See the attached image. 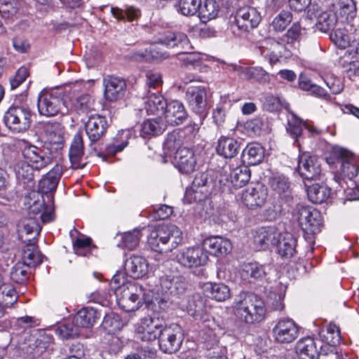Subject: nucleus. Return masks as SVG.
<instances>
[{
  "mask_svg": "<svg viewBox=\"0 0 359 359\" xmlns=\"http://www.w3.org/2000/svg\"><path fill=\"white\" fill-rule=\"evenodd\" d=\"M182 341V330L177 324L165 326L158 337L159 348L165 353L171 354L177 351Z\"/></svg>",
  "mask_w": 359,
  "mask_h": 359,
  "instance_id": "9d476101",
  "label": "nucleus"
},
{
  "mask_svg": "<svg viewBox=\"0 0 359 359\" xmlns=\"http://www.w3.org/2000/svg\"><path fill=\"white\" fill-rule=\"evenodd\" d=\"M167 103L162 95L151 93L144 98V109L147 114H163Z\"/></svg>",
  "mask_w": 359,
  "mask_h": 359,
  "instance_id": "f704fd0d",
  "label": "nucleus"
},
{
  "mask_svg": "<svg viewBox=\"0 0 359 359\" xmlns=\"http://www.w3.org/2000/svg\"><path fill=\"white\" fill-rule=\"evenodd\" d=\"M218 343L217 339L214 336L211 342L205 339V345L207 349L213 348L207 355V359H229L226 355L227 351L224 347H214Z\"/></svg>",
  "mask_w": 359,
  "mask_h": 359,
  "instance_id": "0e129e2a",
  "label": "nucleus"
},
{
  "mask_svg": "<svg viewBox=\"0 0 359 359\" xmlns=\"http://www.w3.org/2000/svg\"><path fill=\"white\" fill-rule=\"evenodd\" d=\"M206 296L218 302H224L230 297V289L223 283H206L203 287Z\"/></svg>",
  "mask_w": 359,
  "mask_h": 359,
  "instance_id": "c9c22d12",
  "label": "nucleus"
},
{
  "mask_svg": "<svg viewBox=\"0 0 359 359\" xmlns=\"http://www.w3.org/2000/svg\"><path fill=\"white\" fill-rule=\"evenodd\" d=\"M10 276L14 282L24 284L29 279V267L22 262H18L12 267Z\"/></svg>",
  "mask_w": 359,
  "mask_h": 359,
  "instance_id": "603ef678",
  "label": "nucleus"
},
{
  "mask_svg": "<svg viewBox=\"0 0 359 359\" xmlns=\"http://www.w3.org/2000/svg\"><path fill=\"white\" fill-rule=\"evenodd\" d=\"M281 233L274 226L261 227L254 236V243L259 250L276 246Z\"/></svg>",
  "mask_w": 359,
  "mask_h": 359,
  "instance_id": "a878e982",
  "label": "nucleus"
},
{
  "mask_svg": "<svg viewBox=\"0 0 359 359\" xmlns=\"http://www.w3.org/2000/svg\"><path fill=\"white\" fill-rule=\"evenodd\" d=\"M276 247L277 253L280 257L291 258L297 252V239L289 232L280 233Z\"/></svg>",
  "mask_w": 359,
  "mask_h": 359,
  "instance_id": "c756f323",
  "label": "nucleus"
},
{
  "mask_svg": "<svg viewBox=\"0 0 359 359\" xmlns=\"http://www.w3.org/2000/svg\"><path fill=\"white\" fill-rule=\"evenodd\" d=\"M185 99L190 110L199 116V120L193 123V131H198L203 121L208 114L205 88L199 86L188 87L185 94Z\"/></svg>",
  "mask_w": 359,
  "mask_h": 359,
  "instance_id": "39448f33",
  "label": "nucleus"
},
{
  "mask_svg": "<svg viewBox=\"0 0 359 359\" xmlns=\"http://www.w3.org/2000/svg\"><path fill=\"white\" fill-rule=\"evenodd\" d=\"M55 334L62 339H69L79 334V328L75 323H66L60 325L55 329Z\"/></svg>",
  "mask_w": 359,
  "mask_h": 359,
  "instance_id": "680f3d73",
  "label": "nucleus"
},
{
  "mask_svg": "<svg viewBox=\"0 0 359 359\" xmlns=\"http://www.w3.org/2000/svg\"><path fill=\"white\" fill-rule=\"evenodd\" d=\"M175 165L180 172L189 174L196 166V156L193 150L187 147L177 149L174 156Z\"/></svg>",
  "mask_w": 359,
  "mask_h": 359,
  "instance_id": "412c9836",
  "label": "nucleus"
},
{
  "mask_svg": "<svg viewBox=\"0 0 359 359\" xmlns=\"http://www.w3.org/2000/svg\"><path fill=\"white\" fill-rule=\"evenodd\" d=\"M243 161L250 165L261 163L264 158V149L259 143H250L243 151Z\"/></svg>",
  "mask_w": 359,
  "mask_h": 359,
  "instance_id": "58836bf2",
  "label": "nucleus"
},
{
  "mask_svg": "<svg viewBox=\"0 0 359 359\" xmlns=\"http://www.w3.org/2000/svg\"><path fill=\"white\" fill-rule=\"evenodd\" d=\"M302 34V27L299 22H294L292 27L287 31L281 39L283 43L293 45L298 41Z\"/></svg>",
  "mask_w": 359,
  "mask_h": 359,
  "instance_id": "338daca9",
  "label": "nucleus"
},
{
  "mask_svg": "<svg viewBox=\"0 0 359 359\" xmlns=\"http://www.w3.org/2000/svg\"><path fill=\"white\" fill-rule=\"evenodd\" d=\"M276 341L280 344H290L299 335V327L294 320L289 318L280 319L273 328Z\"/></svg>",
  "mask_w": 359,
  "mask_h": 359,
  "instance_id": "4468645a",
  "label": "nucleus"
},
{
  "mask_svg": "<svg viewBox=\"0 0 359 359\" xmlns=\"http://www.w3.org/2000/svg\"><path fill=\"white\" fill-rule=\"evenodd\" d=\"M311 20L315 21L317 29L322 32H327L332 29L337 23V17L332 11H324L318 6H313L309 11Z\"/></svg>",
  "mask_w": 359,
  "mask_h": 359,
  "instance_id": "a211bd4d",
  "label": "nucleus"
},
{
  "mask_svg": "<svg viewBox=\"0 0 359 359\" xmlns=\"http://www.w3.org/2000/svg\"><path fill=\"white\" fill-rule=\"evenodd\" d=\"M219 6L215 0H205L201 2L198 10L199 17L203 22L215 19L219 13Z\"/></svg>",
  "mask_w": 359,
  "mask_h": 359,
  "instance_id": "a18cd8bd",
  "label": "nucleus"
},
{
  "mask_svg": "<svg viewBox=\"0 0 359 359\" xmlns=\"http://www.w3.org/2000/svg\"><path fill=\"white\" fill-rule=\"evenodd\" d=\"M201 6V0H179L176 7L182 15L193 16L198 13Z\"/></svg>",
  "mask_w": 359,
  "mask_h": 359,
  "instance_id": "864d4df0",
  "label": "nucleus"
},
{
  "mask_svg": "<svg viewBox=\"0 0 359 359\" xmlns=\"http://www.w3.org/2000/svg\"><path fill=\"white\" fill-rule=\"evenodd\" d=\"M208 175L205 172L197 174L193 182L191 187L185 192V199L189 203L201 202L207 198L210 189L208 183Z\"/></svg>",
  "mask_w": 359,
  "mask_h": 359,
  "instance_id": "ddd939ff",
  "label": "nucleus"
},
{
  "mask_svg": "<svg viewBox=\"0 0 359 359\" xmlns=\"http://www.w3.org/2000/svg\"><path fill=\"white\" fill-rule=\"evenodd\" d=\"M167 125L163 117L147 119L142 125L141 131L145 135H158L166 129Z\"/></svg>",
  "mask_w": 359,
  "mask_h": 359,
  "instance_id": "37998d69",
  "label": "nucleus"
},
{
  "mask_svg": "<svg viewBox=\"0 0 359 359\" xmlns=\"http://www.w3.org/2000/svg\"><path fill=\"white\" fill-rule=\"evenodd\" d=\"M168 55L156 46L138 50L133 53V58L137 61L158 62L167 58Z\"/></svg>",
  "mask_w": 359,
  "mask_h": 359,
  "instance_id": "e433bc0d",
  "label": "nucleus"
},
{
  "mask_svg": "<svg viewBox=\"0 0 359 359\" xmlns=\"http://www.w3.org/2000/svg\"><path fill=\"white\" fill-rule=\"evenodd\" d=\"M284 46L273 39L268 38L260 43L259 54L273 65L279 61L282 57Z\"/></svg>",
  "mask_w": 359,
  "mask_h": 359,
  "instance_id": "393cba45",
  "label": "nucleus"
},
{
  "mask_svg": "<svg viewBox=\"0 0 359 359\" xmlns=\"http://www.w3.org/2000/svg\"><path fill=\"white\" fill-rule=\"evenodd\" d=\"M182 241V232L175 224L158 226L148 236L150 248L158 252H169L175 249Z\"/></svg>",
  "mask_w": 359,
  "mask_h": 359,
  "instance_id": "7ed1b4c3",
  "label": "nucleus"
},
{
  "mask_svg": "<svg viewBox=\"0 0 359 359\" xmlns=\"http://www.w3.org/2000/svg\"><path fill=\"white\" fill-rule=\"evenodd\" d=\"M34 168L27 161H20L15 167L16 177L23 183L31 182L34 180Z\"/></svg>",
  "mask_w": 359,
  "mask_h": 359,
  "instance_id": "09e8293b",
  "label": "nucleus"
},
{
  "mask_svg": "<svg viewBox=\"0 0 359 359\" xmlns=\"http://www.w3.org/2000/svg\"><path fill=\"white\" fill-rule=\"evenodd\" d=\"M29 198L30 201L27 203L29 206V214L37 215L45 208V203L43 196L37 192H32L29 194Z\"/></svg>",
  "mask_w": 359,
  "mask_h": 359,
  "instance_id": "69168bd1",
  "label": "nucleus"
},
{
  "mask_svg": "<svg viewBox=\"0 0 359 359\" xmlns=\"http://www.w3.org/2000/svg\"><path fill=\"white\" fill-rule=\"evenodd\" d=\"M187 309L188 313L196 320L201 319L203 314L206 312L204 302L198 295L194 296L189 302Z\"/></svg>",
  "mask_w": 359,
  "mask_h": 359,
  "instance_id": "bf43d9fd",
  "label": "nucleus"
},
{
  "mask_svg": "<svg viewBox=\"0 0 359 359\" xmlns=\"http://www.w3.org/2000/svg\"><path fill=\"white\" fill-rule=\"evenodd\" d=\"M250 180V171L246 166L236 167L230 174L231 182L236 188L243 187Z\"/></svg>",
  "mask_w": 359,
  "mask_h": 359,
  "instance_id": "49530a36",
  "label": "nucleus"
},
{
  "mask_svg": "<svg viewBox=\"0 0 359 359\" xmlns=\"http://www.w3.org/2000/svg\"><path fill=\"white\" fill-rule=\"evenodd\" d=\"M203 248L208 253L216 257L224 256L231 252V241L222 236H212L205 238L203 243Z\"/></svg>",
  "mask_w": 359,
  "mask_h": 359,
  "instance_id": "bb28decb",
  "label": "nucleus"
},
{
  "mask_svg": "<svg viewBox=\"0 0 359 359\" xmlns=\"http://www.w3.org/2000/svg\"><path fill=\"white\" fill-rule=\"evenodd\" d=\"M306 191L309 199L313 203H323L331 194V189L328 187L319 184L308 187Z\"/></svg>",
  "mask_w": 359,
  "mask_h": 359,
  "instance_id": "c03bdc74",
  "label": "nucleus"
},
{
  "mask_svg": "<svg viewBox=\"0 0 359 359\" xmlns=\"http://www.w3.org/2000/svg\"><path fill=\"white\" fill-rule=\"evenodd\" d=\"M240 143L235 139L222 136L217 141L216 151L224 158H233L240 150Z\"/></svg>",
  "mask_w": 359,
  "mask_h": 359,
  "instance_id": "72a5a7b5",
  "label": "nucleus"
},
{
  "mask_svg": "<svg viewBox=\"0 0 359 359\" xmlns=\"http://www.w3.org/2000/svg\"><path fill=\"white\" fill-rule=\"evenodd\" d=\"M294 217L304 232V235L311 236L320 232L322 217L320 212L316 209L298 205L295 210Z\"/></svg>",
  "mask_w": 359,
  "mask_h": 359,
  "instance_id": "0eeeda50",
  "label": "nucleus"
},
{
  "mask_svg": "<svg viewBox=\"0 0 359 359\" xmlns=\"http://www.w3.org/2000/svg\"><path fill=\"white\" fill-rule=\"evenodd\" d=\"M126 273L133 278H141L147 275L149 264L147 259L138 255H132L125 261Z\"/></svg>",
  "mask_w": 359,
  "mask_h": 359,
  "instance_id": "b1692460",
  "label": "nucleus"
},
{
  "mask_svg": "<svg viewBox=\"0 0 359 359\" xmlns=\"http://www.w3.org/2000/svg\"><path fill=\"white\" fill-rule=\"evenodd\" d=\"M302 126L303 123L302 120L297 118L294 114H292L291 118L288 119L286 130L287 133L294 140L298 147H300L299 138L302 135Z\"/></svg>",
  "mask_w": 359,
  "mask_h": 359,
  "instance_id": "052dcab7",
  "label": "nucleus"
},
{
  "mask_svg": "<svg viewBox=\"0 0 359 359\" xmlns=\"http://www.w3.org/2000/svg\"><path fill=\"white\" fill-rule=\"evenodd\" d=\"M236 316L247 324L260 323L266 316V306L263 299L253 294H240L233 302Z\"/></svg>",
  "mask_w": 359,
  "mask_h": 359,
  "instance_id": "f03ea898",
  "label": "nucleus"
},
{
  "mask_svg": "<svg viewBox=\"0 0 359 359\" xmlns=\"http://www.w3.org/2000/svg\"><path fill=\"white\" fill-rule=\"evenodd\" d=\"M270 186L279 195L287 194L290 192V184L283 175H275L270 180Z\"/></svg>",
  "mask_w": 359,
  "mask_h": 359,
  "instance_id": "13d9d810",
  "label": "nucleus"
},
{
  "mask_svg": "<svg viewBox=\"0 0 359 359\" xmlns=\"http://www.w3.org/2000/svg\"><path fill=\"white\" fill-rule=\"evenodd\" d=\"M268 196L267 189L258 184L255 187H248L243 191L241 200L243 204L249 208L262 207L266 202Z\"/></svg>",
  "mask_w": 359,
  "mask_h": 359,
  "instance_id": "5701e85b",
  "label": "nucleus"
},
{
  "mask_svg": "<svg viewBox=\"0 0 359 359\" xmlns=\"http://www.w3.org/2000/svg\"><path fill=\"white\" fill-rule=\"evenodd\" d=\"M32 113L28 108L10 107L5 113L4 121L6 127L14 133H23L31 124Z\"/></svg>",
  "mask_w": 359,
  "mask_h": 359,
  "instance_id": "1a4fd4ad",
  "label": "nucleus"
},
{
  "mask_svg": "<svg viewBox=\"0 0 359 359\" xmlns=\"http://www.w3.org/2000/svg\"><path fill=\"white\" fill-rule=\"evenodd\" d=\"M84 147L81 133H76L72 140L69 151V158L73 169H81L85 167L83 162Z\"/></svg>",
  "mask_w": 359,
  "mask_h": 359,
  "instance_id": "cd10ccee",
  "label": "nucleus"
},
{
  "mask_svg": "<svg viewBox=\"0 0 359 359\" xmlns=\"http://www.w3.org/2000/svg\"><path fill=\"white\" fill-rule=\"evenodd\" d=\"M104 86V97L113 102L121 99L126 93V82L118 76L108 75L103 79Z\"/></svg>",
  "mask_w": 359,
  "mask_h": 359,
  "instance_id": "6ab92c4d",
  "label": "nucleus"
},
{
  "mask_svg": "<svg viewBox=\"0 0 359 359\" xmlns=\"http://www.w3.org/2000/svg\"><path fill=\"white\" fill-rule=\"evenodd\" d=\"M160 43L180 51L190 48L187 36L181 32H168L160 39Z\"/></svg>",
  "mask_w": 359,
  "mask_h": 359,
  "instance_id": "473e14b6",
  "label": "nucleus"
},
{
  "mask_svg": "<svg viewBox=\"0 0 359 359\" xmlns=\"http://www.w3.org/2000/svg\"><path fill=\"white\" fill-rule=\"evenodd\" d=\"M62 174V167L56 164L39 183V189L42 193H48L54 191Z\"/></svg>",
  "mask_w": 359,
  "mask_h": 359,
  "instance_id": "7c9ffc66",
  "label": "nucleus"
},
{
  "mask_svg": "<svg viewBox=\"0 0 359 359\" xmlns=\"http://www.w3.org/2000/svg\"><path fill=\"white\" fill-rule=\"evenodd\" d=\"M295 349L300 359L317 358L320 352L318 350L316 341L311 337L299 339L296 344Z\"/></svg>",
  "mask_w": 359,
  "mask_h": 359,
  "instance_id": "2f4dec72",
  "label": "nucleus"
},
{
  "mask_svg": "<svg viewBox=\"0 0 359 359\" xmlns=\"http://www.w3.org/2000/svg\"><path fill=\"white\" fill-rule=\"evenodd\" d=\"M0 290L2 295V303L4 307L10 308L17 303L18 296L15 289L10 284L3 283Z\"/></svg>",
  "mask_w": 359,
  "mask_h": 359,
  "instance_id": "e2e57ef3",
  "label": "nucleus"
},
{
  "mask_svg": "<svg viewBox=\"0 0 359 359\" xmlns=\"http://www.w3.org/2000/svg\"><path fill=\"white\" fill-rule=\"evenodd\" d=\"M102 326L109 334H114L121 330L123 323L118 314L111 313L104 316Z\"/></svg>",
  "mask_w": 359,
  "mask_h": 359,
  "instance_id": "8fccbe9b",
  "label": "nucleus"
},
{
  "mask_svg": "<svg viewBox=\"0 0 359 359\" xmlns=\"http://www.w3.org/2000/svg\"><path fill=\"white\" fill-rule=\"evenodd\" d=\"M162 324L158 318L145 317L142 318L136 328V337L144 341H150L158 338Z\"/></svg>",
  "mask_w": 359,
  "mask_h": 359,
  "instance_id": "2eb2a0df",
  "label": "nucleus"
},
{
  "mask_svg": "<svg viewBox=\"0 0 359 359\" xmlns=\"http://www.w3.org/2000/svg\"><path fill=\"white\" fill-rule=\"evenodd\" d=\"M18 8L19 0H0V13L5 18L17 13Z\"/></svg>",
  "mask_w": 359,
  "mask_h": 359,
  "instance_id": "774afa93",
  "label": "nucleus"
},
{
  "mask_svg": "<svg viewBox=\"0 0 359 359\" xmlns=\"http://www.w3.org/2000/svg\"><path fill=\"white\" fill-rule=\"evenodd\" d=\"M187 117L188 113L182 102L173 100L167 103L163 117L166 125H180Z\"/></svg>",
  "mask_w": 359,
  "mask_h": 359,
  "instance_id": "aec40b11",
  "label": "nucleus"
},
{
  "mask_svg": "<svg viewBox=\"0 0 359 359\" xmlns=\"http://www.w3.org/2000/svg\"><path fill=\"white\" fill-rule=\"evenodd\" d=\"M62 95V92L59 89L42 90L38 96L37 107L39 114L46 117L68 114L69 107L63 100Z\"/></svg>",
  "mask_w": 359,
  "mask_h": 359,
  "instance_id": "20e7f679",
  "label": "nucleus"
},
{
  "mask_svg": "<svg viewBox=\"0 0 359 359\" xmlns=\"http://www.w3.org/2000/svg\"><path fill=\"white\" fill-rule=\"evenodd\" d=\"M110 287L114 290L118 304L126 311H134L140 306L141 300L151 302L142 286L128 281L123 273H116L111 278Z\"/></svg>",
  "mask_w": 359,
  "mask_h": 359,
  "instance_id": "f257e3e1",
  "label": "nucleus"
},
{
  "mask_svg": "<svg viewBox=\"0 0 359 359\" xmlns=\"http://www.w3.org/2000/svg\"><path fill=\"white\" fill-rule=\"evenodd\" d=\"M63 126L58 122H47L43 125L45 146L53 151L61 149L64 145Z\"/></svg>",
  "mask_w": 359,
  "mask_h": 359,
  "instance_id": "f3484780",
  "label": "nucleus"
},
{
  "mask_svg": "<svg viewBox=\"0 0 359 359\" xmlns=\"http://www.w3.org/2000/svg\"><path fill=\"white\" fill-rule=\"evenodd\" d=\"M292 20V13L287 11H282L273 19L270 24V27L274 32H281L286 29Z\"/></svg>",
  "mask_w": 359,
  "mask_h": 359,
  "instance_id": "4d7b16f0",
  "label": "nucleus"
},
{
  "mask_svg": "<svg viewBox=\"0 0 359 359\" xmlns=\"http://www.w3.org/2000/svg\"><path fill=\"white\" fill-rule=\"evenodd\" d=\"M111 13L118 20H128L132 22L137 20L141 15L140 9L133 6L127 7L126 9L111 8Z\"/></svg>",
  "mask_w": 359,
  "mask_h": 359,
  "instance_id": "3c124183",
  "label": "nucleus"
},
{
  "mask_svg": "<svg viewBox=\"0 0 359 359\" xmlns=\"http://www.w3.org/2000/svg\"><path fill=\"white\" fill-rule=\"evenodd\" d=\"M269 269L270 265L260 264L256 262H249L243 265L241 274L243 278L259 280L266 276Z\"/></svg>",
  "mask_w": 359,
  "mask_h": 359,
  "instance_id": "4c0bfd02",
  "label": "nucleus"
},
{
  "mask_svg": "<svg viewBox=\"0 0 359 359\" xmlns=\"http://www.w3.org/2000/svg\"><path fill=\"white\" fill-rule=\"evenodd\" d=\"M122 243L118 244V247L126 248L128 250L135 249L139 244L141 238V231L139 229H134L120 235Z\"/></svg>",
  "mask_w": 359,
  "mask_h": 359,
  "instance_id": "6e6d98bb",
  "label": "nucleus"
},
{
  "mask_svg": "<svg viewBox=\"0 0 359 359\" xmlns=\"http://www.w3.org/2000/svg\"><path fill=\"white\" fill-rule=\"evenodd\" d=\"M27 242L26 248L23 250V264L29 267L34 266L42 262L41 255L36 249V242L35 239L25 238Z\"/></svg>",
  "mask_w": 359,
  "mask_h": 359,
  "instance_id": "a19ab883",
  "label": "nucleus"
},
{
  "mask_svg": "<svg viewBox=\"0 0 359 359\" xmlns=\"http://www.w3.org/2000/svg\"><path fill=\"white\" fill-rule=\"evenodd\" d=\"M41 227L34 217L29 216L20 219L18 224V231L21 239L25 241V238L35 239L40 233Z\"/></svg>",
  "mask_w": 359,
  "mask_h": 359,
  "instance_id": "c85d7f7f",
  "label": "nucleus"
},
{
  "mask_svg": "<svg viewBox=\"0 0 359 359\" xmlns=\"http://www.w3.org/2000/svg\"><path fill=\"white\" fill-rule=\"evenodd\" d=\"M22 155L25 161L30 163L34 169L39 170L53 163L54 151L45 145L39 147L29 144L22 149Z\"/></svg>",
  "mask_w": 359,
  "mask_h": 359,
  "instance_id": "6e6552de",
  "label": "nucleus"
},
{
  "mask_svg": "<svg viewBox=\"0 0 359 359\" xmlns=\"http://www.w3.org/2000/svg\"><path fill=\"white\" fill-rule=\"evenodd\" d=\"M297 171L304 180H316L321 172V165L319 158L307 152L300 154L298 160Z\"/></svg>",
  "mask_w": 359,
  "mask_h": 359,
  "instance_id": "f8f14e48",
  "label": "nucleus"
},
{
  "mask_svg": "<svg viewBox=\"0 0 359 359\" xmlns=\"http://www.w3.org/2000/svg\"><path fill=\"white\" fill-rule=\"evenodd\" d=\"M353 35L348 34L346 27H339L330 34V39L340 48H346L349 44Z\"/></svg>",
  "mask_w": 359,
  "mask_h": 359,
  "instance_id": "5fc2aeb1",
  "label": "nucleus"
},
{
  "mask_svg": "<svg viewBox=\"0 0 359 359\" xmlns=\"http://www.w3.org/2000/svg\"><path fill=\"white\" fill-rule=\"evenodd\" d=\"M299 86L300 89L309 92L311 95L325 100H330V95L322 87L313 83L306 76L302 74L299 77Z\"/></svg>",
  "mask_w": 359,
  "mask_h": 359,
  "instance_id": "79ce46f5",
  "label": "nucleus"
},
{
  "mask_svg": "<svg viewBox=\"0 0 359 359\" xmlns=\"http://www.w3.org/2000/svg\"><path fill=\"white\" fill-rule=\"evenodd\" d=\"M176 260L186 269H194L205 265L208 261V252L200 246L184 248L176 255Z\"/></svg>",
  "mask_w": 359,
  "mask_h": 359,
  "instance_id": "9b49d317",
  "label": "nucleus"
},
{
  "mask_svg": "<svg viewBox=\"0 0 359 359\" xmlns=\"http://www.w3.org/2000/svg\"><path fill=\"white\" fill-rule=\"evenodd\" d=\"M261 21V15L256 8L250 6L240 8L231 22L230 29L236 36L243 34L256 27Z\"/></svg>",
  "mask_w": 359,
  "mask_h": 359,
  "instance_id": "423d86ee",
  "label": "nucleus"
},
{
  "mask_svg": "<svg viewBox=\"0 0 359 359\" xmlns=\"http://www.w3.org/2000/svg\"><path fill=\"white\" fill-rule=\"evenodd\" d=\"M100 318V314L93 308H83L79 311L74 318V323L78 327H92Z\"/></svg>",
  "mask_w": 359,
  "mask_h": 359,
  "instance_id": "ea45409f",
  "label": "nucleus"
},
{
  "mask_svg": "<svg viewBox=\"0 0 359 359\" xmlns=\"http://www.w3.org/2000/svg\"><path fill=\"white\" fill-rule=\"evenodd\" d=\"M107 121L99 114L91 115L85 123L86 133L91 143L100 140L106 133Z\"/></svg>",
  "mask_w": 359,
  "mask_h": 359,
  "instance_id": "4be33fe9",
  "label": "nucleus"
},
{
  "mask_svg": "<svg viewBox=\"0 0 359 359\" xmlns=\"http://www.w3.org/2000/svg\"><path fill=\"white\" fill-rule=\"evenodd\" d=\"M332 155L340 161V175L344 178L352 180L358 172L355 165L352 153L339 146L332 148Z\"/></svg>",
  "mask_w": 359,
  "mask_h": 359,
  "instance_id": "dca6fc26",
  "label": "nucleus"
},
{
  "mask_svg": "<svg viewBox=\"0 0 359 359\" xmlns=\"http://www.w3.org/2000/svg\"><path fill=\"white\" fill-rule=\"evenodd\" d=\"M320 336L329 345L335 346L341 340L340 330L337 325L330 323L325 328L320 332Z\"/></svg>",
  "mask_w": 359,
  "mask_h": 359,
  "instance_id": "de8ad7c7",
  "label": "nucleus"
}]
</instances>
